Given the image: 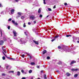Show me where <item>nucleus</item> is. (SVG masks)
<instances>
[{
    "label": "nucleus",
    "mask_w": 79,
    "mask_h": 79,
    "mask_svg": "<svg viewBox=\"0 0 79 79\" xmlns=\"http://www.w3.org/2000/svg\"><path fill=\"white\" fill-rule=\"evenodd\" d=\"M21 12H17V15H18V16H17L16 17V18L17 19H18L19 17H20L21 16Z\"/></svg>",
    "instance_id": "1"
},
{
    "label": "nucleus",
    "mask_w": 79,
    "mask_h": 79,
    "mask_svg": "<svg viewBox=\"0 0 79 79\" xmlns=\"http://www.w3.org/2000/svg\"><path fill=\"white\" fill-rule=\"evenodd\" d=\"M2 53H3L4 55H5V56H6V57H7V58H9V59H10V60H15V59H14L13 58H10L9 57H7V56H6V55H5V53H4V52H2Z\"/></svg>",
    "instance_id": "2"
},
{
    "label": "nucleus",
    "mask_w": 79,
    "mask_h": 79,
    "mask_svg": "<svg viewBox=\"0 0 79 79\" xmlns=\"http://www.w3.org/2000/svg\"><path fill=\"white\" fill-rule=\"evenodd\" d=\"M15 10L14 9H11L10 10V13L12 15H13L14 14V13L15 12Z\"/></svg>",
    "instance_id": "3"
},
{
    "label": "nucleus",
    "mask_w": 79,
    "mask_h": 79,
    "mask_svg": "<svg viewBox=\"0 0 79 79\" xmlns=\"http://www.w3.org/2000/svg\"><path fill=\"white\" fill-rule=\"evenodd\" d=\"M30 18L31 19H34L35 18V16L32 15L30 17Z\"/></svg>",
    "instance_id": "4"
},
{
    "label": "nucleus",
    "mask_w": 79,
    "mask_h": 79,
    "mask_svg": "<svg viewBox=\"0 0 79 79\" xmlns=\"http://www.w3.org/2000/svg\"><path fill=\"white\" fill-rule=\"evenodd\" d=\"M13 33L14 34V35L15 37H16V35H17V33H16V31H15V30H13Z\"/></svg>",
    "instance_id": "5"
},
{
    "label": "nucleus",
    "mask_w": 79,
    "mask_h": 79,
    "mask_svg": "<svg viewBox=\"0 0 79 79\" xmlns=\"http://www.w3.org/2000/svg\"><path fill=\"white\" fill-rule=\"evenodd\" d=\"M33 42L35 44H36V45H39V42L38 41H35V40H33Z\"/></svg>",
    "instance_id": "6"
},
{
    "label": "nucleus",
    "mask_w": 79,
    "mask_h": 79,
    "mask_svg": "<svg viewBox=\"0 0 79 79\" xmlns=\"http://www.w3.org/2000/svg\"><path fill=\"white\" fill-rule=\"evenodd\" d=\"M77 70H78V69H71V71H77Z\"/></svg>",
    "instance_id": "7"
},
{
    "label": "nucleus",
    "mask_w": 79,
    "mask_h": 79,
    "mask_svg": "<svg viewBox=\"0 0 79 79\" xmlns=\"http://www.w3.org/2000/svg\"><path fill=\"white\" fill-rule=\"evenodd\" d=\"M3 42H4L3 41V40H1L0 41V45H3Z\"/></svg>",
    "instance_id": "8"
},
{
    "label": "nucleus",
    "mask_w": 79,
    "mask_h": 79,
    "mask_svg": "<svg viewBox=\"0 0 79 79\" xmlns=\"http://www.w3.org/2000/svg\"><path fill=\"white\" fill-rule=\"evenodd\" d=\"M76 63V61H72L71 63L70 64V65H71L72 64H74V63Z\"/></svg>",
    "instance_id": "9"
},
{
    "label": "nucleus",
    "mask_w": 79,
    "mask_h": 79,
    "mask_svg": "<svg viewBox=\"0 0 79 79\" xmlns=\"http://www.w3.org/2000/svg\"><path fill=\"white\" fill-rule=\"evenodd\" d=\"M2 50H3V51L4 52H5V53H6V51H5V49L3 48H4V47H2Z\"/></svg>",
    "instance_id": "10"
},
{
    "label": "nucleus",
    "mask_w": 79,
    "mask_h": 79,
    "mask_svg": "<svg viewBox=\"0 0 79 79\" xmlns=\"http://www.w3.org/2000/svg\"><path fill=\"white\" fill-rule=\"evenodd\" d=\"M27 33H28V31H26V32H24V33L25 34V35H27Z\"/></svg>",
    "instance_id": "11"
},
{
    "label": "nucleus",
    "mask_w": 79,
    "mask_h": 79,
    "mask_svg": "<svg viewBox=\"0 0 79 79\" xmlns=\"http://www.w3.org/2000/svg\"><path fill=\"white\" fill-rule=\"evenodd\" d=\"M17 76H20V72L18 71L17 72Z\"/></svg>",
    "instance_id": "12"
},
{
    "label": "nucleus",
    "mask_w": 79,
    "mask_h": 79,
    "mask_svg": "<svg viewBox=\"0 0 79 79\" xmlns=\"http://www.w3.org/2000/svg\"><path fill=\"white\" fill-rule=\"evenodd\" d=\"M46 53H47V51L46 50H44L43 52V54H45Z\"/></svg>",
    "instance_id": "13"
},
{
    "label": "nucleus",
    "mask_w": 79,
    "mask_h": 79,
    "mask_svg": "<svg viewBox=\"0 0 79 79\" xmlns=\"http://www.w3.org/2000/svg\"><path fill=\"white\" fill-rule=\"evenodd\" d=\"M78 76V75L77 74H75L74 75V77H77Z\"/></svg>",
    "instance_id": "14"
},
{
    "label": "nucleus",
    "mask_w": 79,
    "mask_h": 79,
    "mask_svg": "<svg viewBox=\"0 0 79 79\" xmlns=\"http://www.w3.org/2000/svg\"><path fill=\"white\" fill-rule=\"evenodd\" d=\"M31 65H34L35 64V63L34 62H31Z\"/></svg>",
    "instance_id": "15"
},
{
    "label": "nucleus",
    "mask_w": 79,
    "mask_h": 79,
    "mask_svg": "<svg viewBox=\"0 0 79 79\" xmlns=\"http://www.w3.org/2000/svg\"><path fill=\"white\" fill-rule=\"evenodd\" d=\"M32 70H30L29 71V73L30 74H31V73H32Z\"/></svg>",
    "instance_id": "16"
},
{
    "label": "nucleus",
    "mask_w": 79,
    "mask_h": 79,
    "mask_svg": "<svg viewBox=\"0 0 79 79\" xmlns=\"http://www.w3.org/2000/svg\"><path fill=\"white\" fill-rule=\"evenodd\" d=\"M59 37V35H56L55 37H54V39H56V38H58Z\"/></svg>",
    "instance_id": "17"
},
{
    "label": "nucleus",
    "mask_w": 79,
    "mask_h": 79,
    "mask_svg": "<svg viewBox=\"0 0 79 79\" xmlns=\"http://www.w3.org/2000/svg\"><path fill=\"white\" fill-rule=\"evenodd\" d=\"M41 11V10L40 9V8L38 10V13H40V11Z\"/></svg>",
    "instance_id": "18"
},
{
    "label": "nucleus",
    "mask_w": 79,
    "mask_h": 79,
    "mask_svg": "<svg viewBox=\"0 0 79 79\" xmlns=\"http://www.w3.org/2000/svg\"><path fill=\"white\" fill-rule=\"evenodd\" d=\"M21 19H24V16H22L21 17Z\"/></svg>",
    "instance_id": "19"
},
{
    "label": "nucleus",
    "mask_w": 79,
    "mask_h": 79,
    "mask_svg": "<svg viewBox=\"0 0 79 79\" xmlns=\"http://www.w3.org/2000/svg\"><path fill=\"white\" fill-rule=\"evenodd\" d=\"M67 75L68 76H70V74L69 73H67Z\"/></svg>",
    "instance_id": "20"
},
{
    "label": "nucleus",
    "mask_w": 79,
    "mask_h": 79,
    "mask_svg": "<svg viewBox=\"0 0 79 79\" xmlns=\"http://www.w3.org/2000/svg\"><path fill=\"white\" fill-rule=\"evenodd\" d=\"M46 76H47V75H46L45 74L44 75V79H47V77Z\"/></svg>",
    "instance_id": "21"
},
{
    "label": "nucleus",
    "mask_w": 79,
    "mask_h": 79,
    "mask_svg": "<svg viewBox=\"0 0 79 79\" xmlns=\"http://www.w3.org/2000/svg\"><path fill=\"white\" fill-rule=\"evenodd\" d=\"M48 10H49V11H52V9H51V8H48Z\"/></svg>",
    "instance_id": "22"
},
{
    "label": "nucleus",
    "mask_w": 79,
    "mask_h": 79,
    "mask_svg": "<svg viewBox=\"0 0 79 79\" xmlns=\"http://www.w3.org/2000/svg\"><path fill=\"white\" fill-rule=\"evenodd\" d=\"M20 42H21V44H25V43L23 42V41L22 40H20Z\"/></svg>",
    "instance_id": "23"
},
{
    "label": "nucleus",
    "mask_w": 79,
    "mask_h": 79,
    "mask_svg": "<svg viewBox=\"0 0 79 79\" xmlns=\"http://www.w3.org/2000/svg\"><path fill=\"white\" fill-rule=\"evenodd\" d=\"M6 75L5 73H2V76H5Z\"/></svg>",
    "instance_id": "24"
},
{
    "label": "nucleus",
    "mask_w": 79,
    "mask_h": 79,
    "mask_svg": "<svg viewBox=\"0 0 79 79\" xmlns=\"http://www.w3.org/2000/svg\"><path fill=\"white\" fill-rule=\"evenodd\" d=\"M64 50L66 52H69V51H68V50H67V49H65Z\"/></svg>",
    "instance_id": "25"
},
{
    "label": "nucleus",
    "mask_w": 79,
    "mask_h": 79,
    "mask_svg": "<svg viewBox=\"0 0 79 79\" xmlns=\"http://www.w3.org/2000/svg\"><path fill=\"white\" fill-rule=\"evenodd\" d=\"M50 59V57L49 56H48L47 57V59L48 60H49Z\"/></svg>",
    "instance_id": "26"
},
{
    "label": "nucleus",
    "mask_w": 79,
    "mask_h": 79,
    "mask_svg": "<svg viewBox=\"0 0 79 79\" xmlns=\"http://www.w3.org/2000/svg\"><path fill=\"white\" fill-rule=\"evenodd\" d=\"M2 59L3 60H5V56H3L2 57Z\"/></svg>",
    "instance_id": "27"
},
{
    "label": "nucleus",
    "mask_w": 79,
    "mask_h": 79,
    "mask_svg": "<svg viewBox=\"0 0 79 79\" xmlns=\"http://www.w3.org/2000/svg\"><path fill=\"white\" fill-rule=\"evenodd\" d=\"M12 23H13L14 24H15V22L13 20L12 21Z\"/></svg>",
    "instance_id": "28"
},
{
    "label": "nucleus",
    "mask_w": 79,
    "mask_h": 79,
    "mask_svg": "<svg viewBox=\"0 0 79 79\" xmlns=\"http://www.w3.org/2000/svg\"><path fill=\"white\" fill-rule=\"evenodd\" d=\"M26 24H25V23H24V24H23V27H26Z\"/></svg>",
    "instance_id": "29"
},
{
    "label": "nucleus",
    "mask_w": 79,
    "mask_h": 79,
    "mask_svg": "<svg viewBox=\"0 0 79 79\" xmlns=\"http://www.w3.org/2000/svg\"><path fill=\"white\" fill-rule=\"evenodd\" d=\"M71 36V35H66V37H69V36Z\"/></svg>",
    "instance_id": "30"
},
{
    "label": "nucleus",
    "mask_w": 79,
    "mask_h": 79,
    "mask_svg": "<svg viewBox=\"0 0 79 79\" xmlns=\"http://www.w3.org/2000/svg\"><path fill=\"white\" fill-rule=\"evenodd\" d=\"M9 73H14V71H9Z\"/></svg>",
    "instance_id": "31"
},
{
    "label": "nucleus",
    "mask_w": 79,
    "mask_h": 79,
    "mask_svg": "<svg viewBox=\"0 0 79 79\" xmlns=\"http://www.w3.org/2000/svg\"><path fill=\"white\" fill-rule=\"evenodd\" d=\"M64 5H65V6H67V5H68V4L66 3H65Z\"/></svg>",
    "instance_id": "32"
},
{
    "label": "nucleus",
    "mask_w": 79,
    "mask_h": 79,
    "mask_svg": "<svg viewBox=\"0 0 79 79\" xmlns=\"http://www.w3.org/2000/svg\"><path fill=\"white\" fill-rule=\"evenodd\" d=\"M54 40H55V38L54 39H53V40H51L52 42H53V41H54Z\"/></svg>",
    "instance_id": "33"
},
{
    "label": "nucleus",
    "mask_w": 79,
    "mask_h": 79,
    "mask_svg": "<svg viewBox=\"0 0 79 79\" xmlns=\"http://www.w3.org/2000/svg\"><path fill=\"white\" fill-rule=\"evenodd\" d=\"M9 21H11V19H8Z\"/></svg>",
    "instance_id": "34"
},
{
    "label": "nucleus",
    "mask_w": 79,
    "mask_h": 79,
    "mask_svg": "<svg viewBox=\"0 0 79 79\" xmlns=\"http://www.w3.org/2000/svg\"><path fill=\"white\" fill-rule=\"evenodd\" d=\"M0 7H3L2 5V4L1 3H0Z\"/></svg>",
    "instance_id": "35"
},
{
    "label": "nucleus",
    "mask_w": 79,
    "mask_h": 79,
    "mask_svg": "<svg viewBox=\"0 0 79 79\" xmlns=\"http://www.w3.org/2000/svg\"><path fill=\"white\" fill-rule=\"evenodd\" d=\"M21 72L22 73H24V70H21Z\"/></svg>",
    "instance_id": "36"
},
{
    "label": "nucleus",
    "mask_w": 79,
    "mask_h": 79,
    "mask_svg": "<svg viewBox=\"0 0 79 79\" xmlns=\"http://www.w3.org/2000/svg\"><path fill=\"white\" fill-rule=\"evenodd\" d=\"M24 55L23 54V55H22V56L23 57V58H24Z\"/></svg>",
    "instance_id": "37"
},
{
    "label": "nucleus",
    "mask_w": 79,
    "mask_h": 79,
    "mask_svg": "<svg viewBox=\"0 0 79 79\" xmlns=\"http://www.w3.org/2000/svg\"><path fill=\"white\" fill-rule=\"evenodd\" d=\"M8 29H10V26H9L7 27Z\"/></svg>",
    "instance_id": "38"
},
{
    "label": "nucleus",
    "mask_w": 79,
    "mask_h": 79,
    "mask_svg": "<svg viewBox=\"0 0 79 79\" xmlns=\"http://www.w3.org/2000/svg\"><path fill=\"white\" fill-rule=\"evenodd\" d=\"M15 24L16 25V26H17L18 25V24L17 23H15Z\"/></svg>",
    "instance_id": "39"
},
{
    "label": "nucleus",
    "mask_w": 79,
    "mask_h": 79,
    "mask_svg": "<svg viewBox=\"0 0 79 79\" xmlns=\"http://www.w3.org/2000/svg\"><path fill=\"white\" fill-rule=\"evenodd\" d=\"M37 68H39V69L40 68V66H39L38 65H37Z\"/></svg>",
    "instance_id": "40"
},
{
    "label": "nucleus",
    "mask_w": 79,
    "mask_h": 79,
    "mask_svg": "<svg viewBox=\"0 0 79 79\" xmlns=\"http://www.w3.org/2000/svg\"><path fill=\"white\" fill-rule=\"evenodd\" d=\"M26 77H23L22 78V79H26Z\"/></svg>",
    "instance_id": "41"
},
{
    "label": "nucleus",
    "mask_w": 79,
    "mask_h": 79,
    "mask_svg": "<svg viewBox=\"0 0 79 79\" xmlns=\"http://www.w3.org/2000/svg\"><path fill=\"white\" fill-rule=\"evenodd\" d=\"M58 48L60 49V48H61V47H60V46H59L58 47Z\"/></svg>",
    "instance_id": "42"
},
{
    "label": "nucleus",
    "mask_w": 79,
    "mask_h": 79,
    "mask_svg": "<svg viewBox=\"0 0 79 79\" xmlns=\"http://www.w3.org/2000/svg\"><path fill=\"white\" fill-rule=\"evenodd\" d=\"M40 18H42V15H40Z\"/></svg>",
    "instance_id": "43"
},
{
    "label": "nucleus",
    "mask_w": 79,
    "mask_h": 79,
    "mask_svg": "<svg viewBox=\"0 0 79 79\" xmlns=\"http://www.w3.org/2000/svg\"><path fill=\"white\" fill-rule=\"evenodd\" d=\"M56 8V5H55L53 7V8L54 9V8Z\"/></svg>",
    "instance_id": "44"
},
{
    "label": "nucleus",
    "mask_w": 79,
    "mask_h": 79,
    "mask_svg": "<svg viewBox=\"0 0 79 79\" xmlns=\"http://www.w3.org/2000/svg\"><path fill=\"white\" fill-rule=\"evenodd\" d=\"M30 56V59H31L32 58V57L31 56Z\"/></svg>",
    "instance_id": "45"
},
{
    "label": "nucleus",
    "mask_w": 79,
    "mask_h": 79,
    "mask_svg": "<svg viewBox=\"0 0 79 79\" xmlns=\"http://www.w3.org/2000/svg\"><path fill=\"white\" fill-rule=\"evenodd\" d=\"M27 74V73H26V72H24L23 73V74Z\"/></svg>",
    "instance_id": "46"
},
{
    "label": "nucleus",
    "mask_w": 79,
    "mask_h": 79,
    "mask_svg": "<svg viewBox=\"0 0 79 79\" xmlns=\"http://www.w3.org/2000/svg\"><path fill=\"white\" fill-rule=\"evenodd\" d=\"M9 66H9V65H7V66H6V69H8V67H9Z\"/></svg>",
    "instance_id": "47"
},
{
    "label": "nucleus",
    "mask_w": 79,
    "mask_h": 79,
    "mask_svg": "<svg viewBox=\"0 0 79 79\" xmlns=\"http://www.w3.org/2000/svg\"><path fill=\"white\" fill-rule=\"evenodd\" d=\"M15 2H18L19 1V0H15Z\"/></svg>",
    "instance_id": "48"
},
{
    "label": "nucleus",
    "mask_w": 79,
    "mask_h": 79,
    "mask_svg": "<svg viewBox=\"0 0 79 79\" xmlns=\"http://www.w3.org/2000/svg\"><path fill=\"white\" fill-rule=\"evenodd\" d=\"M1 36H2V30L1 31Z\"/></svg>",
    "instance_id": "49"
},
{
    "label": "nucleus",
    "mask_w": 79,
    "mask_h": 79,
    "mask_svg": "<svg viewBox=\"0 0 79 79\" xmlns=\"http://www.w3.org/2000/svg\"><path fill=\"white\" fill-rule=\"evenodd\" d=\"M44 4H46V2H45V1H44Z\"/></svg>",
    "instance_id": "50"
},
{
    "label": "nucleus",
    "mask_w": 79,
    "mask_h": 79,
    "mask_svg": "<svg viewBox=\"0 0 79 79\" xmlns=\"http://www.w3.org/2000/svg\"><path fill=\"white\" fill-rule=\"evenodd\" d=\"M34 24H35V23H36V21H34Z\"/></svg>",
    "instance_id": "51"
},
{
    "label": "nucleus",
    "mask_w": 79,
    "mask_h": 79,
    "mask_svg": "<svg viewBox=\"0 0 79 79\" xmlns=\"http://www.w3.org/2000/svg\"><path fill=\"white\" fill-rule=\"evenodd\" d=\"M28 24H29V25H30V24H31V23L28 22Z\"/></svg>",
    "instance_id": "52"
},
{
    "label": "nucleus",
    "mask_w": 79,
    "mask_h": 79,
    "mask_svg": "<svg viewBox=\"0 0 79 79\" xmlns=\"http://www.w3.org/2000/svg\"><path fill=\"white\" fill-rule=\"evenodd\" d=\"M11 9H12V8H9V10H11Z\"/></svg>",
    "instance_id": "53"
},
{
    "label": "nucleus",
    "mask_w": 79,
    "mask_h": 79,
    "mask_svg": "<svg viewBox=\"0 0 79 79\" xmlns=\"http://www.w3.org/2000/svg\"><path fill=\"white\" fill-rule=\"evenodd\" d=\"M41 73H43V71L42 70V71H41Z\"/></svg>",
    "instance_id": "54"
},
{
    "label": "nucleus",
    "mask_w": 79,
    "mask_h": 79,
    "mask_svg": "<svg viewBox=\"0 0 79 79\" xmlns=\"http://www.w3.org/2000/svg\"><path fill=\"white\" fill-rule=\"evenodd\" d=\"M31 79H33V77H31Z\"/></svg>",
    "instance_id": "55"
},
{
    "label": "nucleus",
    "mask_w": 79,
    "mask_h": 79,
    "mask_svg": "<svg viewBox=\"0 0 79 79\" xmlns=\"http://www.w3.org/2000/svg\"><path fill=\"white\" fill-rule=\"evenodd\" d=\"M48 16H49V15H48V16H47L46 18H48Z\"/></svg>",
    "instance_id": "56"
},
{
    "label": "nucleus",
    "mask_w": 79,
    "mask_h": 79,
    "mask_svg": "<svg viewBox=\"0 0 79 79\" xmlns=\"http://www.w3.org/2000/svg\"><path fill=\"white\" fill-rule=\"evenodd\" d=\"M51 78L52 79H53V78L52 77H51Z\"/></svg>",
    "instance_id": "57"
},
{
    "label": "nucleus",
    "mask_w": 79,
    "mask_h": 79,
    "mask_svg": "<svg viewBox=\"0 0 79 79\" xmlns=\"http://www.w3.org/2000/svg\"><path fill=\"white\" fill-rule=\"evenodd\" d=\"M77 42L78 43H79V41H77Z\"/></svg>",
    "instance_id": "58"
},
{
    "label": "nucleus",
    "mask_w": 79,
    "mask_h": 79,
    "mask_svg": "<svg viewBox=\"0 0 79 79\" xmlns=\"http://www.w3.org/2000/svg\"><path fill=\"white\" fill-rule=\"evenodd\" d=\"M73 42H75V41H74V40H73Z\"/></svg>",
    "instance_id": "59"
},
{
    "label": "nucleus",
    "mask_w": 79,
    "mask_h": 79,
    "mask_svg": "<svg viewBox=\"0 0 79 79\" xmlns=\"http://www.w3.org/2000/svg\"><path fill=\"white\" fill-rule=\"evenodd\" d=\"M46 0H43L44 2H45Z\"/></svg>",
    "instance_id": "60"
},
{
    "label": "nucleus",
    "mask_w": 79,
    "mask_h": 79,
    "mask_svg": "<svg viewBox=\"0 0 79 79\" xmlns=\"http://www.w3.org/2000/svg\"><path fill=\"white\" fill-rule=\"evenodd\" d=\"M3 13V12H1L2 14Z\"/></svg>",
    "instance_id": "61"
},
{
    "label": "nucleus",
    "mask_w": 79,
    "mask_h": 79,
    "mask_svg": "<svg viewBox=\"0 0 79 79\" xmlns=\"http://www.w3.org/2000/svg\"><path fill=\"white\" fill-rule=\"evenodd\" d=\"M37 79H40V78H38Z\"/></svg>",
    "instance_id": "62"
},
{
    "label": "nucleus",
    "mask_w": 79,
    "mask_h": 79,
    "mask_svg": "<svg viewBox=\"0 0 79 79\" xmlns=\"http://www.w3.org/2000/svg\"><path fill=\"white\" fill-rule=\"evenodd\" d=\"M1 68V66H0V68Z\"/></svg>",
    "instance_id": "63"
},
{
    "label": "nucleus",
    "mask_w": 79,
    "mask_h": 79,
    "mask_svg": "<svg viewBox=\"0 0 79 79\" xmlns=\"http://www.w3.org/2000/svg\"><path fill=\"white\" fill-rule=\"evenodd\" d=\"M57 72H58V71H57Z\"/></svg>",
    "instance_id": "64"
}]
</instances>
